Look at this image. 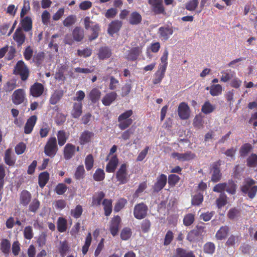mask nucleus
Wrapping results in <instances>:
<instances>
[{
    "label": "nucleus",
    "instance_id": "nucleus-1",
    "mask_svg": "<svg viewBox=\"0 0 257 257\" xmlns=\"http://www.w3.org/2000/svg\"><path fill=\"white\" fill-rule=\"evenodd\" d=\"M256 183L252 179L248 178L245 180L241 186V191L244 194H247L250 199H253L257 192V185H254Z\"/></svg>",
    "mask_w": 257,
    "mask_h": 257
},
{
    "label": "nucleus",
    "instance_id": "nucleus-2",
    "mask_svg": "<svg viewBox=\"0 0 257 257\" xmlns=\"http://www.w3.org/2000/svg\"><path fill=\"white\" fill-rule=\"evenodd\" d=\"M14 74L19 75L23 81H26L30 75V71L27 66L22 60L18 61L15 66Z\"/></svg>",
    "mask_w": 257,
    "mask_h": 257
},
{
    "label": "nucleus",
    "instance_id": "nucleus-3",
    "mask_svg": "<svg viewBox=\"0 0 257 257\" xmlns=\"http://www.w3.org/2000/svg\"><path fill=\"white\" fill-rule=\"evenodd\" d=\"M133 114L132 110H128L121 113L118 117V127L121 130H124L133 123V119L129 117Z\"/></svg>",
    "mask_w": 257,
    "mask_h": 257
},
{
    "label": "nucleus",
    "instance_id": "nucleus-4",
    "mask_svg": "<svg viewBox=\"0 0 257 257\" xmlns=\"http://www.w3.org/2000/svg\"><path fill=\"white\" fill-rule=\"evenodd\" d=\"M58 150L56 138L55 137H50L44 147V153L46 156L53 158L56 155Z\"/></svg>",
    "mask_w": 257,
    "mask_h": 257
},
{
    "label": "nucleus",
    "instance_id": "nucleus-5",
    "mask_svg": "<svg viewBox=\"0 0 257 257\" xmlns=\"http://www.w3.org/2000/svg\"><path fill=\"white\" fill-rule=\"evenodd\" d=\"M148 207L143 202L137 204L134 208V216L139 220L144 219L148 214Z\"/></svg>",
    "mask_w": 257,
    "mask_h": 257
},
{
    "label": "nucleus",
    "instance_id": "nucleus-6",
    "mask_svg": "<svg viewBox=\"0 0 257 257\" xmlns=\"http://www.w3.org/2000/svg\"><path fill=\"white\" fill-rule=\"evenodd\" d=\"M13 103L15 105H19L24 102L26 98V92L24 89L19 88L15 90L11 96Z\"/></svg>",
    "mask_w": 257,
    "mask_h": 257
},
{
    "label": "nucleus",
    "instance_id": "nucleus-7",
    "mask_svg": "<svg viewBox=\"0 0 257 257\" xmlns=\"http://www.w3.org/2000/svg\"><path fill=\"white\" fill-rule=\"evenodd\" d=\"M115 177L120 184H124L127 182V166L125 164H122L120 165L116 173Z\"/></svg>",
    "mask_w": 257,
    "mask_h": 257
},
{
    "label": "nucleus",
    "instance_id": "nucleus-8",
    "mask_svg": "<svg viewBox=\"0 0 257 257\" xmlns=\"http://www.w3.org/2000/svg\"><path fill=\"white\" fill-rule=\"evenodd\" d=\"M148 3L155 14H163L165 13L163 0H148Z\"/></svg>",
    "mask_w": 257,
    "mask_h": 257
},
{
    "label": "nucleus",
    "instance_id": "nucleus-9",
    "mask_svg": "<svg viewBox=\"0 0 257 257\" xmlns=\"http://www.w3.org/2000/svg\"><path fill=\"white\" fill-rule=\"evenodd\" d=\"M167 182V176L161 174L158 176L156 182L153 186V189L154 192L158 193L162 190L166 186Z\"/></svg>",
    "mask_w": 257,
    "mask_h": 257
},
{
    "label": "nucleus",
    "instance_id": "nucleus-10",
    "mask_svg": "<svg viewBox=\"0 0 257 257\" xmlns=\"http://www.w3.org/2000/svg\"><path fill=\"white\" fill-rule=\"evenodd\" d=\"M178 114L180 118L182 120H186L189 118L190 109L186 102H181L178 107Z\"/></svg>",
    "mask_w": 257,
    "mask_h": 257
},
{
    "label": "nucleus",
    "instance_id": "nucleus-11",
    "mask_svg": "<svg viewBox=\"0 0 257 257\" xmlns=\"http://www.w3.org/2000/svg\"><path fill=\"white\" fill-rule=\"evenodd\" d=\"M171 156L173 158H176L181 162L189 161L196 157V155L191 151H187L184 153L174 152L172 154Z\"/></svg>",
    "mask_w": 257,
    "mask_h": 257
},
{
    "label": "nucleus",
    "instance_id": "nucleus-12",
    "mask_svg": "<svg viewBox=\"0 0 257 257\" xmlns=\"http://www.w3.org/2000/svg\"><path fill=\"white\" fill-rule=\"evenodd\" d=\"M32 194L27 190H23L19 194V204L21 206L26 207L32 200Z\"/></svg>",
    "mask_w": 257,
    "mask_h": 257
},
{
    "label": "nucleus",
    "instance_id": "nucleus-13",
    "mask_svg": "<svg viewBox=\"0 0 257 257\" xmlns=\"http://www.w3.org/2000/svg\"><path fill=\"white\" fill-rule=\"evenodd\" d=\"M44 91V85L39 82L34 83L30 88V93L34 97H39L41 96Z\"/></svg>",
    "mask_w": 257,
    "mask_h": 257
},
{
    "label": "nucleus",
    "instance_id": "nucleus-14",
    "mask_svg": "<svg viewBox=\"0 0 257 257\" xmlns=\"http://www.w3.org/2000/svg\"><path fill=\"white\" fill-rule=\"evenodd\" d=\"M143 46L133 47L127 51L126 59L129 61H136L142 53Z\"/></svg>",
    "mask_w": 257,
    "mask_h": 257
},
{
    "label": "nucleus",
    "instance_id": "nucleus-15",
    "mask_svg": "<svg viewBox=\"0 0 257 257\" xmlns=\"http://www.w3.org/2000/svg\"><path fill=\"white\" fill-rule=\"evenodd\" d=\"M204 227L202 226H196V227L190 230L187 234V239L190 242L194 241L203 232Z\"/></svg>",
    "mask_w": 257,
    "mask_h": 257
},
{
    "label": "nucleus",
    "instance_id": "nucleus-16",
    "mask_svg": "<svg viewBox=\"0 0 257 257\" xmlns=\"http://www.w3.org/2000/svg\"><path fill=\"white\" fill-rule=\"evenodd\" d=\"M76 151L75 146L70 144H67L64 148L63 156L66 160H70L74 156Z\"/></svg>",
    "mask_w": 257,
    "mask_h": 257
},
{
    "label": "nucleus",
    "instance_id": "nucleus-17",
    "mask_svg": "<svg viewBox=\"0 0 257 257\" xmlns=\"http://www.w3.org/2000/svg\"><path fill=\"white\" fill-rule=\"evenodd\" d=\"M120 221L121 218L118 215L115 216L111 219L109 230L113 236H115L118 233Z\"/></svg>",
    "mask_w": 257,
    "mask_h": 257
},
{
    "label": "nucleus",
    "instance_id": "nucleus-18",
    "mask_svg": "<svg viewBox=\"0 0 257 257\" xmlns=\"http://www.w3.org/2000/svg\"><path fill=\"white\" fill-rule=\"evenodd\" d=\"M37 116L35 115L31 116L27 120L24 126V133L30 134L32 133L37 121Z\"/></svg>",
    "mask_w": 257,
    "mask_h": 257
},
{
    "label": "nucleus",
    "instance_id": "nucleus-19",
    "mask_svg": "<svg viewBox=\"0 0 257 257\" xmlns=\"http://www.w3.org/2000/svg\"><path fill=\"white\" fill-rule=\"evenodd\" d=\"M173 30L172 27L169 26L161 27L159 29L160 37L163 40H167L173 34Z\"/></svg>",
    "mask_w": 257,
    "mask_h": 257
},
{
    "label": "nucleus",
    "instance_id": "nucleus-20",
    "mask_svg": "<svg viewBox=\"0 0 257 257\" xmlns=\"http://www.w3.org/2000/svg\"><path fill=\"white\" fill-rule=\"evenodd\" d=\"M13 39L19 46L24 44L26 36L23 32L22 28L19 27L16 29L13 35Z\"/></svg>",
    "mask_w": 257,
    "mask_h": 257
},
{
    "label": "nucleus",
    "instance_id": "nucleus-21",
    "mask_svg": "<svg viewBox=\"0 0 257 257\" xmlns=\"http://www.w3.org/2000/svg\"><path fill=\"white\" fill-rule=\"evenodd\" d=\"M118 164V159L116 155H113L106 166V171L107 173H114Z\"/></svg>",
    "mask_w": 257,
    "mask_h": 257
},
{
    "label": "nucleus",
    "instance_id": "nucleus-22",
    "mask_svg": "<svg viewBox=\"0 0 257 257\" xmlns=\"http://www.w3.org/2000/svg\"><path fill=\"white\" fill-rule=\"evenodd\" d=\"M82 114V103L74 102L71 111L72 117L78 118Z\"/></svg>",
    "mask_w": 257,
    "mask_h": 257
},
{
    "label": "nucleus",
    "instance_id": "nucleus-23",
    "mask_svg": "<svg viewBox=\"0 0 257 257\" xmlns=\"http://www.w3.org/2000/svg\"><path fill=\"white\" fill-rule=\"evenodd\" d=\"M122 23L118 20L112 21L108 26V33L111 36L118 32L122 26Z\"/></svg>",
    "mask_w": 257,
    "mask_h": 257
},
{
    "label": "nucleus",
    "instance_id": "nucleus-24",
    "mask_svg": "<svg viewBox=\"0 0 257 257\" xmlns=\"http://www.w3.org/2000/svg\"><path fill=\"white\" fill-rule=\"evenodd\" d=\"M117 95L115 91H111L106 94L102 99V103L105 106H109L113 101H114Z\"/></svg>",
    "mask_w": 257,
    "mask_h": 257
},
{
    "label": "nucleus",
    "instance_id": "nucleus-25",
    "mask_svg": "<svg viewBox=\"0 0 257 257\" xmlns=\"http://www.w3.org/2000/svg\"><path fill=\"white\" fill-rule=\"evenodd\" d=\"M94 136L93 133L87 130L83 131L79 138V143L81 145H84L91 141Z\"/></svg>",
    "mask_w": 257,
    "mask_h": 257
},
{
    "label": "nucleus",
    "instance_id": "nucleus-26",
    "mask_svg": "<svg viewBox=\"0 0 257 257\" xmlns=\"http://www.w3.org/2000/svg\"><path fill=\"white\" fill-rule=\"evenodd\" d=\"M63 95V90L60 89L55 90L51 95L49 99L50 103L52 105L57 104L61 100Z\"/></svg>",
    "mask_w": 257,
    "mask_h": 257
},
{
    "label": "nucleus",
    "instance_id": "nucleus-27",
    "mask_svg": "<svg viewBox=\"0 0 257 257\" xmlns=\"http://www.w3.org/2000/svg\"><path fill=\"white\" fill-rule=\"evenodd\" d=\"M4 159L7 165L10 166H13L15 165L16 159L12 155V150L11 149H8L6 151Z\"/></svg>",
    "mask_w": 257,
    "mask_h": 257
},
{
    "label": "nucleus",
    "instance_id": "nucleus-28",
    "mask_svg": "<svg viewBox=\"0 0 257 257\" xmlns=\"http://www.w3.org/2000/svg\"><path fill=\"white\" fill-rule=\"evenodd\" d=\"M11 244L9 240L6 238L2 239L0 243V249L2 252L6 256H8L10 252Z\"/></svg>",
    "mask_w": 257,
    "mask_h": 257
},
{
    "label": "nucleus",
    "instance_id": "nucleus-29",
    "mask_svg": "<svg viewBox=\"0 0 257 257\" xmlns=\"http://www.w3.org/2000/svg\"><path fill=\"white\" fill-rule=\"evenodd\" d=\"M229 231V228L228 226L226 225L221 226L216 233V238L220 240L225 239L227 237Z\"/></svg>",
    "mask_w": 257,
    "mask_h": 257
},
{
    "label": "nucleus",
    "instance_id": "nucleus-30",
    "mask_svg": "<svg viewBox=\"0 0 257 257\" xmlns=\"http://www.w3.org/2000/svg\"><path fill=\"white\" fill-rule=\"evenodd\" d=\"M100 96V91L97 88H94L90 91L88 97L92 103H95L99 100Z\"/></svg>",
    "mask_w": 257,
    "mask_h": 257
},
{
    "label": "nucleus",
    "instance_id": "nucleus-31",
    "mask_svg": "<svg viewBox=\"0 0 257 257\" xmlns=\"http://www.w3.org/2000/svg\"><path fill=\"white\" fill-rule=\"evenodd\" d=\"M111 54V51L108 47H102L99 48L98 57L99 59L104 60L109 58Z\"/></svg>",
    "mask_w": 257,
    "mask_h": 257
},
{
    "label": "nucleus",
    "instance_id": "nucleus-32",
    "mask_svg": "<svg viewBox=\"0 0 257 257\" xmlns=\"http://www.w3.org/2000/svg\"><path fill=\"white\" fill-rule=\"evenodd\" d=\"M221 173L217 163L213 165V172L211 176V181L214 183L219 181L221 178Z\"/></svg>",
    "mask_w": 257,
    "mask_h": 257
},
{
    "label": "nucleus",
    "instance_id": "nucleus-33",
    "mask_svg": "<svg viewBox=\"0 0 257 257\" xmlns=\"http://www.w3.org/2000/svg\"><path fill=\"white\" fill-rule=\"evenodd\" d=\"M142 20V16L137 12H132L129 18V23L132 25L140 24Z\"/></svg>",
    "mask_w": 257,
    "mask_h": 257
},
{
    "label": "nucleus",
    "instance_id": "nucleus-34",
    "mask_svg": "<svg viewBox=\"0 0 257 257\" xmlns=\"http://www.w3.org/2000/svg\"><path fill=\"white\" fill-rule=\"evenodd\" d=\"M174 257H195L192 251H188L184 248L179 247L176 249Z\"/></svg>",
    "mask_w": 257,
    "mask_h": 257
},
{
    "label": "nucleus",
    "instance_id": "nucleus-35",
    "mask_svg": "<svg viewBox=\"0 0 257 257\" xmlns=\"http://www.w3.org/2000/svg\"><path fill=\"white\" fill-rule=\"evenodd\" d=\"M57 229L59 232L62 233L66 231L67 229V221L66 218L60 217L57 222Z\"/></svg>",
    "mask_w": 257,
    "mask_h": 257
},
{
    "label": "nucleus",
    "instance_id": "nucleus-36",
    "mask_svg": "<svg viewBox=\"0 0 257 257\" xmlns=\"http://www.w3.org/2000/svg\"><path fill=\"white\" fill-rule=\"evenodd\" d=\"M72 35L75 41L80 42L84 38V31L80 27H75L72 32Z\"/></svg>",
    "mask_w": 257,
    "mask_h": 257
},
{
    "label": "nucleus",
    "instance_id": "nucleus-37",
    "mask_svg": "<svg viewBox=\"0 0 257 257\" xmlns=\"http://www.w3.org/2000/svg\"><path fill=\"white\" fill-rule=\"evenodd\" d=\"M49 179V174L45 171L41 173L39 175L38 183L39 186L43 188L47 183Z\"/></svg>",
    "mask_w": 257,
    "mask_h": 257
},
{
    "label": "nucleus",
    "instance_id": "nucleus-38",
    "mask_svg": "<svg viewBox=\"0 0 257 257\" xmlns=\"http://www.w3.org/2000/svg\"><path fill=\"white\" fill-rule=\"evenodd\" d=\"M21 24L25 32L31 30L32 28V21L30 17L27 16L22 20Z\"/></svg>",
    "mask_w": 257,
    "mask_h": 257
},
{
    "label": "nucleus",
    "instance_id": "nucleus-39",
    "mask_svg": "<svg viewBox=\"0 0 257 257\" xmlns=\"http://www.w3.org/2000/svg\"><path fill=\"white\" fill-rule=\"evenodd\" d=\"M112 201L111 199H104L102 201V205L104 210V214L108 216L110 215L112 212Z\"/></svg>",
    "mask_w": 257,
    "mask_h": 257
},
{
    "label": "nucleus",
    "instance_id": "nucleus-40",
    "mask_svg": "<svg viewBox=\"0 0 257 257\" xmlns=\"http://www.w3.org/2000/svg\"><path fill=\"white\" fill-rule=\"evenodd\" d=\"M57 136L59 145L62 146L66 143L68 140L69 135H67L65 131L60 130L58 132Z\"/></svg>",
    "mask_w": 257,
    "mask_h": 257
},
{
    "label": "nucleus",
    "instance_id": "nucleus-41",
    "mask_svg": "<svg viewBox=\"0 0 257 257\" xmlns=\"http://www.w3.org/2000/svg\"><path fill=\"white\" fill-rule=\"evenodd\" d=\"M17 86V81L15 79H12L8 81L3 86V90L5 92H11Z\"/></svg>",
    "mask_w": 257,
    "mask_h": 257
},
{
    "label": "nucleus",
    "instance_id": "nucleus-42",
    "mask_svg": "<svg viewBox=\"0 0 257 257\" xmlns=\"http://www.w3.org/2000/svg\"><path fill=\"white\" fill-rule=\"evenodd\" d=\"M28 210L30 212L35 213L37 212L40 207V202L37 198H34L28 205Z\"/></svg>",
    "mask_w": 257,
    "mask_h": 257
},
{
    "label": "nucleus",
    "instance_id": "nucleus-43",
    "mask_svg": "<svg viewBox=\"0 0 257 257\" xmlns=\"http://www.w3.org/2000/svg\"><path fill=\"white\" fill-rule=\"evenodd\" d=\"M166 70H161L159 68L157 72L154 74V78L153 80L154 84H159L161 82L162 79L165 76Z\"/></svg>",
    "mask_w": 257,
    "mask_h": 257
},
{
    "label": "nucleus",
    "instance_id": "nucleus-44",
    "mask_svg": "<svg viewBox=\"0 0 257 257\" xmlns=\"http://www.w3.org/2000/svg\"><path fill=\"white\" fill-rule=\"evenodd\" d=\"M169 55V52L167 48H165L163 54L161 57V61L162 64L159 65V68L161 69V70H166L167 67L168 65V58Z\"/></svg>",
    "mask_w": 257,
    "mask_h": 257
},
{
    "label": "nucleus",
    "instance_id": "nucleus-45",
    "mask_svg": "<svg viewBox=\"0 0 257 257\" xmlns=\"http://www.w3.org/2000/svg\"><path fill=\"white\" fill-rule=\"evenodd\" d=\"M215 109V105L211 104L209 101H206L202 106L201 111L204 114H207L212 112Z\"/></svg>",
    "mask_w": 257,
    "mask_h": 257
},
{
    "label": "nucleus",
    "instance_id": "nucleus-46",
    "mask_svg": "<svg viewBox=\"0 0 257 257\" xmlns=\"http://www.w3.org/2000/svg\"><path fill=\"white\" fill-rule=\"evenodd\" d=\"M85 171L83 165H79L74 173V177L77 180H80L84 178Z\"/></svg>",
    "mask_w": 257,
    "mask_h": 257
},
{
    "label": "nucleus",
    "instance_id": "nucleus-47",
    "mask_svg": "<svg viewBox=\"0 0 257 257\" xmlns=\"http://www.w3.org/2000/svg\"><path fill=\"white\" fill-rule=\"evenodd\" d=\"M105 177V174L103 169H97L93 175V179L97 182H100L104 180Z\"/></svg>",
    "mask_w": 257,
    "mask_h": 257
},
{
    "label": "nucleus",
    "instance_id": "nucleus-48",
    "mask_svg": "<svg viewBox=\"0 0 257 257\" xmlns=\"http://www.w3.org/2000/svg\"><path fill=\"white\" fill-rule=\"evenodd\" d=\"M221 73L222 74L220 78V81L222 82H226L229 81L233 77L234 72L231 70H227L226 71H222Z\"/></svg>",
    "mask_w": 257,
    "mask_h": 257
},
{
    "label": "nucleus",
    "instance_id": "nucleus-49",
    "mask_svg": "<svg viewBox=\"0 0 257 257\" xmlns=\"http://www.w3.org/2000/svg\"><path fill=\"white\" fill-rule=\"evenodd\" d=\"M194 221L195 214L189 213L184 215L183 219V223L185 226H189L194 223Z\"/></svg>",
    "mask_w": 257,
    "mask_h": 257
},
{
    "label": "nucleus",
    "instance_id": "nucleus-50",
    "mask_svg": "<svg viewBox=\"0 0 257 257\" xmlns=\"http://www.w3.org/2000/svg\"><path fill=\"white\" fill-rule=\"evenodd\" d=\"M104 197L105 194L103 192L100 191L98 192L96 196L92 197V206H99Z\"/></svg>",
    "mask_w": 257,
    "mask_h": 257
},
{
    "label": "nucleus",
    "instance_id": "nucleus-51",
    "mask_svg": "<svg viewBox=\"0 0 257 257\" xmlns=\"http://www.w3.org/2000/svg\"><path fill=\"white\" fill-rule=\"evenodd\" d=\"M216 203L218 208H221L227 203V197L224 193H221L216 200Z\"/></svg>",
    "mask_w": 257,
    "mask_h": 257
},
{
    "label": "nucleus",
    "instance_id": "nucleus-52",
    "mask_svg": "<svg viewBox=\"0 0 257 257\" xmlns=\"http://www.w3.org/2000/svg\"><path fill=\"white\" fill-rule=\"evenodd\" d=\"M92 241L91 233L88 232L85 238V243L82 248V251L83 255H85L88 251L89 247Z\"/></svg>",
    "mask_w": 257,
    "mask_h": 257
},
{
    "label": "nucleus",
    "instance_id": "nucleus-53",
    "mask_svg": "<svg viewBox=\"0 0 257 257\" xmlns=\"http://www.w3.org/2000/svg\"><path fill=\"white\" fill-rule=\"evenodd\" d=\"M84 164L87 171L91 170L94 166V158L92 154L86 156L84 160Z\"/></svg>",
    "mask_w": 257,
    "mask_h": 257
},
{
    "label": "nucleus",
    "instance_id": "nucleus-54",
    "mask_svg": "<svg viewBox=\"0 0 257 257\" xmlns=\"http://www.w3.org/2000/svg\"><path fill=\"white\" fill-rule=\"evenodd\" d=\"M83 212V208L81 205H77L74 209H72L70 211V214L74 218H79L82 215Z\"/></svg>",
    "mask_w": 257,
    "mask_h": 257
},
{
    "label": "nucleus",
    "instance_id": "nucleus-55",
    "mask_svg": "<svg viewBox=\"0 0 257 257\" xmlns=\"http://www.w3.org/2000/svg\"><path fill=\"white\" fill-rule=\"evenodd\" d=\"M222 87L220 84L212 85L210 88V93L212 96H217L221 94Z\"/></svg>",
    "mask_w": 257,
    "mask_h": 257
},
{
    "label": "nucleus",
    "instance_id": "nucleus-56",
    "mask_svg": "<svg viewBox=\"0 0 257 257\" xmlns=\"http://www.w3.org/2000/svg\"><path fill=\"white\" fill-rule=\"evenodd\" d=\"M76 22V16L71 15L67 17L63 22L65 27H69L74 25Z\"/></svg>",
    "mask_w": 257,
    "mask_h": 257
},
{
    "label": "nucleus",
    "instance_id": "nucleus-57",
    "mask_svg": "<svg viewBox=\"0 0 257 257\" xmlns=\"http://www.w3.org/2000/svg\"><path fill=\"white\" fill-rule=\"evenodd\" d=\"M215 249V245L211 242H206L203 246L204 252L208 254H213Z\"/></svg>",
    "mask_w": 257,
    "mask_h": 257
},
{
    "label": "nucleus",
    "instance_id": "nucleus-58",
    "mask_svg": "<svg viewBox=\"0 0 257 257\" xmlns=\"http://www.w3.org/2000/svg\"><path fill=\"white\" fill-rule=\"evenodd\" d=\"M203 195L202 194L199 193L194 195L191 200L192 205L198 206L203 202Z\"/></svg>",
    "mask_w": 257,
    "mask_h": 257
},
{
    "label": "nucleus",
    "instance_id": "nucleus-59",
    "mask_svg": "<svg viewBox=\"0 0 257 257\" xmlns=\"http://www.w3.org/2000/svg\"><path fill=\"white\" fill-rule=\"evenodd\" d=\"M126 203L127 200L124 198H120L118 199L114 205V211L115 212H119L124 207Z\"/></svg>",
    "mask_w": 257,
    "mask_h": 257
},
{
    "label": "nucleus",
    "instance_id": "nucleus-60",
    "mask_svg": "<svg viewBox=\"0 0 257 257\" xmlns=\"http://www.w3.org/2000/svg\"><path fill=\"white\" fill-rule=\"evenodd\" d=\"M180 178L175 174H170L168 176V183L170 187L175 186L179 181Z\"/></svg>",
    "mask_w": 257,
    "mask_h": 257
},
{
    "label": "nucleus",
    "instance_id": "nucleus-61",
    "mask_svg": "<svg viewBox=\"0 0 257 257\" xmlns=\"http://www.w3.org/2000/svg\"><path fill=\"white\" fill-rule=\"evenodd\" d=\"M92 26L93 27L90 29L92 31V33L89 37V40L91 41L95 40L98 37L100 30L99 25L96 23Z\"/></svg>",
    "mask_w": 257,
    "mask_h": 257
},
{
    "label": "nucleus",
    "instance_id": "nucleus-62",
    "mask_svg": "<svg viewBox=\"0 0 257 257\" xmlns=\"http://www.w3.org/2000/svg\"><path fill=\"white\" fill-rule=\"evenodd\" d=\"M132 232L131 228L124 227L122 229L120 233V237L122 240H127L132 236Z\"/></svg>",
    "mask_w": 257,
    "mask_h": 257
},
{
    "label": "nucleus",
    "instance_id": "nucleus-63",
    "mask_svg": "<svg viewBox=\"0 0 257 257\" xmlns=\"http://www.w3.org/2000/svg\"><path fill=\"white\" fill-rule=\"evenodd\" d=\"M247 166L249 167H254L257 165V155L252 154L248 157L246 161Z\"/></svg>",
    "mask_w": 257,
    "mask_h": 257
},
{
    "label": "nucleus",
    "instance_id": "nucleus-64",
    "mask_svg": "<svg viewBox=\"0 0 257 257\" xmlns=\"http://www.w3.org/2000/svg\"><path fill=\"white\" fill-rule=\"evenodd\" d=\"M23 234L25 238L28 240L31 239L34 236L32 227L29 225L25 227L24 230Z\"/></svg>",
    "mask_w": 257,
    "mask_h": 257
}]
</instances>
